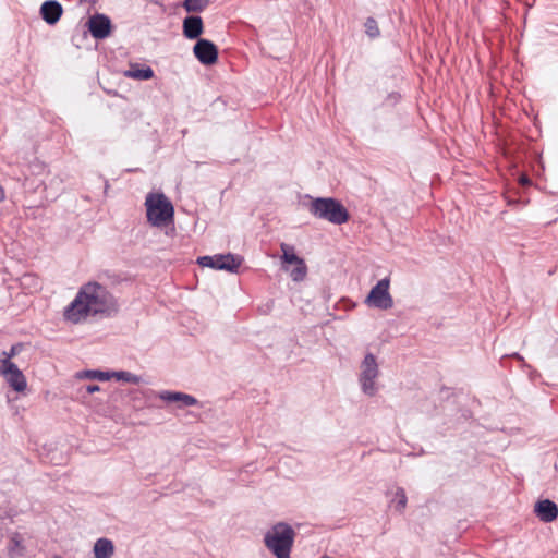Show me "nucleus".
Segmentation results:
<instances>
[{"label": "nucleus", "instance_id": "obj_1", "mask_svg": "<svg viewBox=\"0 0 558 558\" xmlns=\"http://www.w3.org/2000/svg\"><path fill=\"white\" fill-rule=\"evenodd\" d=\"M119 312V303L114 295L102 284L89 281L83 284L74 300L64 308L66 320L78 324L88 316L104 315L111 317Z\"/></svg>", "mask_w": 558, "mask_h": 558}, {"label": "nucleus", "instance_id": "obj_2", "mask_svg": "<svg viewBox=\"0 0 558 558\" xmlns=\"http://www.w3.org/2000/svg\"><path fill=\"white\" fill-rule=\"evenodd\" d=\"M295 535L290 524L278 522L265 533L264 543L276 558H291Z\"/></svg>", "mask_w": 558, "mask_h": 558}, {"label": "nucleus", "instance_id": "obj_3", "mask_svg": "<svg viewBox=\"0 0 558 558\" xmlns=\"http://www.w3.org/2000/svg\"><path fill=\"white\" fill-rule=\"evenodd\" d=\"M308 211L315 218L337 226L347 223L350 219L348 209L339 199L333 197L311 198Z\"/></svg>", "mask_w": 558, "mask_h": 558}, {"label": "nucleus", "instance_id": "obj_4", "mask_svg": "<svg viewBox=\"0 0 558 558\" xmlns=\"http://www.w3.org/2000/svg\"><path fill=\"white\" fill-rule=\"evenodd\" d=\"M147 220L154 227H163L173 221L174 207L162 193H149L145 201Z\"/></svg>", "mask_w": 558, "mask_h": 558}, {"label": "nucleus", "instance_id": "obj_5", "mask_svg": "<svg viewBox=\"0 0 558 558\" xmlns=\"http://www.w3.org/2000/svg\"><path fill=\"white\" fill-rule=\"evenodd\" d=\"M378 374L379 369L375 355L367 353L361 364V374L359 377L362 391L365 395L369 397L376 395L377 388L375 386V379L378 377Z\"/></svg>", "mask_w": 558, "mask_h": 558}, {"label": "nucleus", "instance_id": "obj_6", "mask_svg": "<svg viewBox=\"0 0 558 558\" xmlns=\"http://www.w3.org/2000/svg\"><path fill=\"white\" fill-rule=\"evenodd\" d=\"M390 279L388 277L379 280L369 291L365 299V304L379 308L389 310L393 306V300L389 293Z\"/></svg>", "mask_w": 558, "mask_h": 558}, {"label": "nucleus", "instance_id": "obj_7", "mask_svg": "<svg viewBox=\"0 0 558 558\" xmlns=\"http://www.w3.org/2000/svg\"><path fill=\"white\" fill-rule=\"evenodd\" d=\"M0 374L8 385L16 392H24L27 388V380L23 372L15 363L8 360H0Z\"/></svg>", "mask_w": 558, "mask_h": 558}, {"label": "nucleus", "instance_id": "obj_8", "mask_svg": "<svg viewBox=\"0 0 558 558\" xmlns=\"http://www.w3.org/2000/svg\"><path fill=\"white\" fill-rule=\"evenodd\" d=\"M196 59L204 65H211L218 60V48L209 39L198 38L193 47Z\"/></svg>", "mask_w": 558, "mask_h": 558}, {"label": "nucleus", "instance_id": "obj_9", "mask_svg": "<svg viewBox=\"0 0 558 558\" xmlns=\"http://www.w3.org/2000/svg\"><path fill=\"white\" fill-rule=\"evenodd\" d=\"M87 25L89 33L96 39L107 38L112 31L111 20L107 15L100 13H96L90 16Z\"/></svg>", "mask_w": 558, "mask_h": 558}, {"label": "nucleus", "instance_id": "obj_10", "mask_svg": "<svg viewBox=\"0 0 558 558\" xmlns=\"http://www.w3.org/2000/svg\"><path fill=\"white\" fill-rule=\"evenodd\" d=\"M39 12L41 19L47 24L54 25L60 21L63 14V8L61 3L57 0H47L43 2Z\"/></svg>", "mask_w": 558, "mask_h": 558}, {"label": "nucleus", "instance_id": "obj_11", "mask_svg": "<svg viewBox=\"0 0 558 558\" xmlns=\"http://www.w3.org/2000/svg\"><path fill=\"white\" fill-rule=\"evenodd\" d=\"M534 512L542 522L550 523L558 517V507L554 501L544 499L535 504Z\"/></svg>", "mask_w": 558, "mask_h": 558}, {"label": "nucleus", "instance_id": "obj_12", "mask_svg": "<svg viewBox=\"0 0 558 558\" xmlns=\"http://www.w3.org/2000/svg\"><path fill=\"white\" fill-rule=\"evenodd\" d=\"M243 262V257L235 254H217L215 255V264L217 270H226L229 272H238Z\"/></svg>", "mask_w": 558, "mask_h": 558}, {"label": "nucleus", "instance_id": "obj_13", "mask_svg": "<svg viewBox=\"0 0 558 558\" xmlns=\"http://www.w3.org/2000/svg\"><path fill=\"white\" fill-rule=\"evenodd\" d=\"M204 32L203 20L198 15L186 16L183 21V35L187 39H198Z\"/></svg>", "mask_w": 558, "mask_h": 558}, {"label": "nucleus", "instance_id": "obj_14", "mask_svg": "<svg viewBox=\"0 0 558 558\" xmlns=\"http://www.w3.org/2000/svg\"><path fill=\"white\" fill-rule=\"evenodd\" d=\"M95 558H112L114 555L113 542L109 538H98L93 547Z\"/></svg>", "mask_w": 558, "mask_h": 558}, {"label": "nucleus", "instance_id": "obj_15", "mask_svg": "<svg viewBox=\"0 0 558 558\" xmlns=\"http://www.w3.org/2000/svg\"><path fill=\"white\" fill-rule=\"evenodd\" d=\"M155 75L154 70L150 66H141L137 63L131 64L130 69L124 72V76L138 81H147L153 78Z\"/></svg>", "mask_w": 558, "mask_h": 558}, {"label": "nucleus", "instance_id": "obj_16", "mask_svg": "<svg viewBox=\"0 0 558 558\" xmlns=\"http://www.w3.org/2000/svg\"><path fill=\"white\" fill-rule=\"evenodd\" d=\"M8 550L10 555L21 556L25 551V546L23 544V537L20 533H13L9 538Z\"/></svg>", "mask_w": 558, "mask_h": 558}, {"label": "nucleus", "instance_id": "obj_17", "mask_svg": "<svg viewBox=\"0 0 558 558\" xmlns=\"http://www.w3.org/2000/svg\"><path fill=\"white\" fill-rule=\"evenodd\" d=\"M280 248L282 251V260L284 263H287V264H298V263L304 260L303 258L299 257L294 253V247L292 245H289L287 243H281Z\"/></svg>", "mask_w": 558, "mask_h": 558}, {"label": "nucleus", "instance_id": "obj_18", "mask_svg": "<svg viewBox=\"0 0 558 558\" xmlns=\"http://www.w3.org/2000/svg\"><path fill=\"white\" fill-rule=\"evenodd\" d=\"M116 378L118 380H122L125 383L138 385L142 383V378L138 375H135L128 371H118V372H111V378Z\"/></svg>", "mask_w": 558, "mask_h": 558}, {"label": "nucleus", "instance_id": "obj_19", "mask_svg": "<svg viewBox=\"0 0 558 558\" xmlns=\"http://www.w3.org/2000/svg\"><path fill=\"white\" fill-rule=\"evenodd\" d=\"M209 2L210 0H184L183 8L186 12L198 13L204 11Z\"/></svg>", "mask_w": 558, "mask_h": 558}, {"label": "nucleus", "instance_id": "obj_20", "mask_svg": "<svg viewBox=\"0 0 558 558\" xmlns=\"http://www.w3.org/2000/svg\"><path fill=\"white\" fill-rule=\"evenodd\" d=\"M395 502V509L396 511L402 513L407 507L408 498L405 495V490L402 487H398L395 494V499L392 500Z\"/></svg>", "mask_w": 558, "mask_h": 558}, {"label": "nucleus", "instance_id": "obj_21", "mask_svg": "<svg viewBox=\"0 0 558 558\" xmlns=\"http://www.w3.org/2000/svg\"><path fill=\"white\" fill-rule=\"evenodd\" d=\"M295 265V268H293L290 272V277L295 282L303 281L307 275L306 264L304 260H302Z\"/></svg>", "mask_w": 558, "mask_h": 558}, {"label": "nucleus", "instance_id": "obj_22", "mask_svg": "<svg viewBox=\"0 0 558 558\" xmlns=\"http://www.w3.org/2000/svg\"><path fill=\"white\" fill-rule=\"evenodd\" d=\"M365 33L371 39H375L379 37L380 31L377 24V21L374 17H367L365 23Z\"/></svg>", "mask_w": 558, "mask_h": 558}, {"label": "nucleus", "instance_id": "obj_23", "mask_svg": "<svg viewBox=\"0 0 558 558\" xmlns=\"http://www.w3.org/2000/svg\"><path fill=\"white\" fill-rule=\"evenodd\" d=\"M82 377L105 381L111 378V372H102L97 369L84 371Z\"/></svg>", "mask_w": 558, "mask_h": 558}, {"label": "nucleus", "instance_id": "obj_24", "mask_svg": "<svg viewBox=\"0 0 558 558\" xmlns=\"http://www.w3.org/2000/svg\"><path fill=\"white\" fill-rule=\"evenodd\" d=\"M181 393L180 391L165 390L159 393V398L166 402H180Z\"/></svg>", "mask_w": 558, "mask_h": 558}, {"label": "nucleus", "instance_id": "obj_25", "mask_svg": "<svg viewBox=\"0 0 558 558\" xmlns=\"http://www.w3.org/2000/svg\"><path fill=\"white\" fill-rule=\"evenodd\" d=\"M180 402V407H193L198 404V400L195 397L184 392L181 393Z\"/></svg>", "mask_w": 558, "mask_h": 558}, {"label": "nucleus", "instance_id": "obj_26", "mask_svg": "<svg viewBox=\"0 0 558 558\" xmlns=\"http://www.w3.org/2000/svg\"><path fill=\"white\" fill-rule=\"evenodd\" d=\"M197 264L203 267H209V268L216 269L215 255L214 256H208V255L201 256L197 258Z\"/></svg>", "mask_w": 558, "mask_h": 558}, {"label": "nucleus", "instance_id": "obj_27", "mask_svg": "<svg viewBox=\"0 0 558 558\" xmlns=\"http://www.w3.org/2000/svg\"><path fill=\"white\" fill-rule=\"evenodd\" d=\"M22 349V344L21 343H17V344H13L11 348H10V351L7 352V351H3L2 352V355H4V357L2 360H8V361H11L12 357H14L16 354H19V352L21 351Z\"/></svg>", "mask_w": 558, "mask_h": 558}, {"label": "nucleus", "instance_id": "obj_28", "mask_svg": "<svg viewBox=\"0 0 558 558\" xmlns=\"http://www.w3.org/2000/svg\"><path fill=\"white\" fill-rule=\"evenodd\" d=\"M99 390H100V387L98 385H88L86 387V391L88 393H94V392L99 391Z\"/></svg>", "mask_w": 558, "mask_h": 558}, {"label": "nucleus", "instance_id": "obj_29", "mask_svg": "<svg viewBox=\"0 0 558 558\" xmlns=\"http://www.w3.org/2000/svg\"><path fill=\"white\" fill-rule=\"evenodd\" d=\"M4 198H5V192H4V189L2 187V185L0 184V202L4 201Z\"/></svg>", "mask_w": 558, "mask_h": 558}, {"label": "nucleus", "instance_id": "obj_30", "mask_svg": "<svg viewBox=\"0 0 558 558\" xmlns=\"http://www.w3.org/2000/svg\"><path fill=\"white\" fill-rule=\"evenodd\" d=\"M514 356L519 360H522V357L519 355V353H515Z\"/></svg>", "mask_w": 558, "mask_h": 558}]
</instances>
